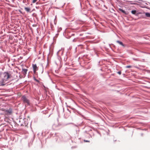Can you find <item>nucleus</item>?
Segmentation results:
<instances>
[{
    "label": "nucleus",
    "mask_w": 150,
    "mask_h": 150,
    "mask_svg": "<svg viewBox=\"0 0 150 150\" xmlns=\"http://www.w3.org/2000/svg\"><path fill=\"white\" fill-rule=\"evenodd\" d=\"M37 0H33L32 1V3H34L37 1Z\"/></svg>",
    "instance_id": "nucleus-12"
},
{
    "label": "nucleus",
    "mask_w": 150,
    "mask_h": 150,
    "mask_svg": "<svg viewBox=\"0 0 150 150\" xmlns=\"http://www.w3.org/2000/svg\"><path fill=\"white\" fill-rule=\"evenodd\" d=\"M21 99L24 103H26L27 104H29V100L25 96H23L22 97Z\"/></svg>",
    "instance_id": "nucleus-2"
},
{
    "label": "nucleus",
    "mask_w": 150,
    "mask_h": 150,
    "mask_svg": "<svg viewBox=\"0 0 150 150\" xmlns=\"http://www.w3.org/2000/svg\"><path fill=\"white\" fill-rule=\"evenodd\" d=\"M84 142H90V141H88V140H84Z\"/></svg>",
    "instance_id": "nucleus-14"
},
{
    "label": "nucleus",
    "mask_w": 150,
    "mask_h": 150,
    "mask_svg": "<svg viewBox=\"0 0 150 150\" xmlns=\"http://www.w3.org/2000/svg\"><path fill=\"white\" fill-rule=\"evenodd\" d=\"M25 10L28 12H30L31 10V9L30 8L28 7H25Z\"/></svg>",
    "instance_id": "nucleus-7"
},
{
    "label": "nucleus",
    "mask_w": 150,
    "mask_h": 150,
    "mask_svg": "<svg viewBox=\"0 0 150 150\" xmlns=\"http://www.w3.org/2000/svg\"><path fill=\"white\" fill-rule=\"evenodd\" d=\"M28 71V69H22V72L23 74L25 75L27 74V72Z\"/></svg>",
    "instance_id": "nucleus-5"
},
{
    "label": "nucleus",
    "mask_w": 150,
    "mask_h": 150,
    "mask_svg": "<svg viewBox=\"0 0 150 150\" xmlns=\"http://www.w3.org/2000/svg\"><path fill=\"white\" fill-rule=\"evenodd\" d=\"M136 12V10H132L131 11L132 13L133 14H135Z\"/></svg>",
    "instance_id": "nucleus-10"
},
{
    "label": "nucleus",
    "mask_w": 150,
    "mask_h": 150,
    "mask_svg": "<svg viewBox=\"0 0 150 150\" xmlns=\"http://www.w3.org/2000/svg\"><path fill=\"white\" fill-rule=\"evenodd\" d=\"M116 42L117 43H118V44H119L120 45H121L123 47H125L124 45L123 44V43H122V42H121L120 41H119V40H117L116 41Z\"/></svg>",
    "instance_id": "nucleus-6"
},
{
    "label": "nucleus",
    "mask_w": 150,
    "mask_h": 150,
    "mask_svg": "<svg viewBox=\"0 0 150 150\" xmlns=\"http://www.w3.org/2000/svg\"><path fill=\"white\" fill-rule=\"evenodd\" d=\"M3 111L6 114L9 115L11 114L12 113V109L11 108H9L8 110H4Z\"/></svg>",
    "instance_id": "nucleus-3"
},
{
    "label": "nucleus",
    "mask_w": 150,
    "mask_h": 150,
    "mask_svg": "<svg viewBox=\"0 0 150 150\" xmlns=\"http://www.w3.org/2000/svg\"><path fill=\"white\" fill-rule=\"evenodd\" d=\"M32 66L33 70V72L34 74H35L36 73V71L38 70V68L37 67L36 64H33L32 65Z\"/></svg>",
    "instance_id": "nucleus-4"
},
{
    "label": "nucleus",
    "mask_w": 150,
    "mask_h": 150,
    "mask_svg": "<svg viewBox=\"0 0 150 150\" xmlns=\"http://www.w3.org/2000/svg\"><path fill=\"white\" fill-rule=\"evenodd\" d=\"M145 15L147 17H150V13H148V12L146 13H145Z\"/></svg>",
    "instance_id": "nucleus-9"
},
{
    "label": "nucleus",
    "mask_w": 150,
    "mask_h": 150,
    "mask_svg": "<svg viewBox=\"0 0 150 150\" xmlns=\"http://www.w3.org/2000/svg\"><path fill=\"white\" fill-rule=\"evenodd\" d=\"M2 81L1 83V85H4L5 84V81H8V79L10 78L11 75L8 72H5L2 74Z\"/></svg>",
    "instance_id": "nucleus-1"
},
{
    "label": "nucleus",
    "mask_w": 150,
    "mask_h": 150,
    "mask_svg": "<svg viewBox=\"0 0 150 150\" xmlns=\"http://www.w3.org/2000/svg\"><path fill=\"white\" fill-rule=\"evenodd\" d=\"M132 67V66L130 65L127 66L126 67V68H129Z\"/></svg>",
    "instance_id": "nucleus-11"
},
{
    "label": "nucleus",
    "mask_w": 150,
    "mask_h": 150,
    "mask_svg": "<svg viewBox=\"0 0 150 150\" xmlns=\"http://www.w3.org/2000/svg\"><path fill=\"white\" fill-rule=\"evenodd\" d=\"M117 73L120 75L121 74V71H119L117 72Z\"/></svg>",
    "instance_id": "nucleus-13"
},
{
    "label": "nucleus",
    "mask_w": 150,
    "mask_h": 150,
    "mask_svg": "<svg viewBox=\"0 0 150 150\" xmlns=\"http://www.w3.org/2000/svg\"><path fill=\"white\" fill-rule=\"evenodd\" d=\"M119 10L121 11L122 13H123L125 14H127V13H126V12L124 10H123V9H121V8H119Z\"/></svg>",
    "instance_id": "nucleus-8"
},
{
    "label": "nucleus",
    "mask_w": 150,
    "mask_h": 150,
    "mask_svg": "<svg viewBox=\"0 0 150 150\" xmlns=\"http://www.w3.org/2000/svg\"><path fill=\"white\" fill-rule=\"evenodd\" d=\"M134 60H136L135 59H134Z\"/></svg>",
    "instance_id": "nucleus-15"
}]
</instances>
